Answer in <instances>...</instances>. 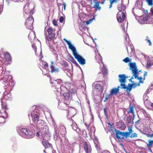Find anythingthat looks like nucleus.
<instances>
[{
  "label": "nucleus",
  "instance_id": "nucleus-51",
  "mask_svg": "<svg viewBox=\"0 0 153 153\" xmlns=\"http://www.w3.org/2000/svg\"><path fill=\"white\" fill-rule=\"evenodd\" d=\"M152 64L153 63L152 62H151L149 61H148L147 64V68H149L151 66H152Z\"/></svg>",
  "mask_w": 153,
  "mask_h": 153
},
{
  "label": "nucleus",
  "instance_id": "nucleus-26",
  "mask_svg": "<svg viewBox=\"0 0 153 153\" xmlns=\"http://www.w3.org/2000/svg\"><path fill=\"white\" fill-rule=\"evenodd\" d=\"M35 37V33L34 31H32L30 32L28 36L29 39L31 42L33 39H34Z\"/></svg>",
  "mask_w": 153,
  "mask_h": 153
},
{
  "label": "nucleus",
  "instance_id": "nucleus-15",
  "mask_svg": "<svg viewBox=\"0 0 153 153\" xmlns=\"http://www.w3.org/2000/svg\"><path fill=\"white\" fill-rule=\"evenodd\" d=\"M29 4L28 3H27L24 7V9L25 10L24 11L25 14H24V16H25V14H27L28 13H29V12H30L31 14L33 13V10H29Z\"/></svg>",
  "mask_w": 153,
  "mask_h": 153
},
{
  "label": "nucleus",
  "instance_id": "nucleus-12",
  "mask_svg": "<svg viewBox=\"0 0 153 153\" xmlns=\"http://www.w3.org/2000/svg\"><path fill=\"white\" fill-rule=\"evenodd\" d=\"M120 88L119 86H118L117 88H113L111 90L110 93L108 94V96L110 97L112 95L117 94L119 93V89Z\"/></svg>",
  "mask_w": 153,
  "mask_h": 153
},
{
  "label": "nucleus",
  "instance_id": "nucleus-38",
  "mask_svg": "<svg viewBox=\"0 0 153 153\" xmlns=\"http://www.w3.org/2000/svg\"><path fill=\"white\" fill-rule=\"evenodd\" d=\"M1 102L2 105V108L3 109H6L7 108V105L5 102H4L2 99H1Z\"/></svg>",
  "mask_w": 153,
  "mask_h": 153
},
{
  "label": "nucleus",
  "instance_id": "nucleus-24",
  "mask_svg": "<svg viewBox=\"0 0 153 153\" xmlns=\"http://www.w3.org/2000/svg\"><path fill=\"white\" fill-rule=\"evenodd\" d=\"M117 126L118 128H121L123 129H124L126 128L125 124L122 121H119L117 123Z\"/></svg>",
  "mask_w": 153,
  "mask_h": 153
},
{
  "label": "nucleus",
  "instance_id": "nucleus-61",
  "mask_svg": "<svg viewBox=\"0 0 153 153\" xmlns=\"http://www.w3.org/2000/svg\"><path fill=\"white\" fill-rule=\"evenodd\" d=\"M72 62L74 63L75 64H76V65H79H79L77 63V62H76V61L75 60L73 57H72Z\"/></svg>",
  "mask_w": 153,
  "mask_h": 153
},
{
  "label": "nucleus",
  "instance_id": "nucleus-64",
  "mask_svg": "<svg viewBox=\"0 0 153 153\" xmlns=\"http://www.w3.org/2000/svg\"><path fill=\"white\" fill-rule=\"evenodd\" d=\"M98 153H110V152L108 151H104L102 152H99Z\"/></svg>",
  "mask_w": 153,
  "mask_h": 153
},
{
  "label": "nucleus",
  "instance_id": "nucleus-50",
  "mask_svg": "<svg viewBox=\"0 0 153 153\" xmlns=\"http://www.w3.org/2000/svg\"><path fill=\"white\" fill-rule=\"evenodd\" d=\"M51 81H50V83H51V84H54V85H53L52 86L53 87H54V88H55V89H57V90H58V87H57V85H58V84H54L53 83V82H51Z\"/></svg>",
  "mask_w": 153,
  "mask_h": 153
},
{
  "label": "nucleus",
  "instance_id": "nucleus-55",
  "mask_svg": "<svg viewBox=\"0 0 153 153\" xmlns=\"http://www.w3.org/2000/svg\"><path fill=\"white\" fill-rule=\"evenodd\" d=\"M95 19V18L94 17L93 19H90L89 20H88V21H87L86 22V24L87 25H89V24H90V23H91V22H92V21H93V19Z\"/></svg>",
  "mask_w": 153,
  "mask_h": 153
},
{
  "label": "nucleus",
  "instance_id": "nucleus-8",
  "mask_svg": "<svg viewBox=\"0 0 153 153\" xmlns=\"http://www.w3.org/2000/svg\"><path fill=\"white\" fill-rule=\"evenodd\" d=\"M47 31L48 34L46 36V39L48 41H50L52 38L55 37V34L53 33V30L51 28H48Z\"/></svg>",
  "mask_w": 153,
  "mask_h": 153
},
{
  "label": "nucleus",
  "instance_id": "nucleus-57",
  "mask_svg": "<svg viewBox=\"0 0 153 153\" xmlns=\"http://www.w3.org/2000/svg\"><path fill=\"white\" fill-rule=\"evenodd\" d=\"M65 18L62 16H61L59 19V21L60 23L63 22Z\"/></svg>",
  "mask_w": 153,
  "mask_h": 153
},
{
  "label": "nucleus",
  "instance_id": "nucleus-32",
  "mask_svg": "<svg viewBox=\"0 0 153 153\" xmlns=\"http://www.w3.org/2000/svg\"><path fill=\"white\" fill-rule=\"evenodd\" d=\"M116 131V137H117L118 139H123V137H121L120 135H121L122 136L123 132L120 131L118 130H115Z\"/></svg>",
  "mask_w": 153,
  "mask_h": 153
},
{
  "label": "nucleus",
  "instance_id": "nucleus-19",
  "mask_svg": "<svg viewBox=\"0 0 153 153\" xmlns=\"http://www.w3.org/2000/svg\"><path fill=\"white\" fill-rule=\"evenodd\" d=\"M12 76L10 75L5 76L4 78L5 80L4 81V82L5 83L4 85H9L10 84V79H12Z\"/></svg>",
  "mask_w": 153,
  "mask_h": 153
},
{
  "label": "nucleus",
  "instance_id": "nucleus-4",
  "mask_svg": "<svg viewBox=\"0 0 153 153\" xmlns=\"http://www.w3.org/2000/svg\"><path fill=\"white\" fill-rule=\"evenodd\" d=\"M17 131L19 134L23 137L26 138H31L33 137L34 133L27 129L17 128Z\"/></svg>",
  "mask_w": 153,
  "mask_h": 153
},
{
  "label": "nucleus",
  "instance_id": "nucleus-59",
  "mask_svg": "<svg viewBox=\"0 0 153 153\" xmlns=\"http://www.w3.org/2000/svg\"><path fill=\"white\" fill-rule=\"evenodd\" d=\"M32 46L33 48L34 49L35 52L36 51V47L35 45H33L32 43Z\"/></svg>",
  "mask_w": 153,
  "mask_h": 153
},
{
  "label": "nucleus",
  "instance_id": "nucleus-9",
  "mask_svg": "<svg viewBox=\"0 0 153 153\" xmlns=\"http://www.w3.org/2000/svg\"><path fill=\"white\" fill-rule=\"evenodd\" d=\"M126 13L124 12L119 11L117 15V17L118 22L120 23H121L125 17V13Z\"/></svg>",
  "mask_w": 153,
  "mask_h": 153
},
{
  "label": "nucleus",
  "instance_id": "nucleus-39",
  "mask_svg": "<svg viewBox=\"0 0 153 153\" xmlns=\"http://www.w3.org/2000/svg\"><path fill=\"white\" fill-rule=\"evenodd\" d=\"M94 143L95 147L97 148L98 147L99 143L97 138H95L94 139Z\"/></svg>",
  "mask_w": 153,
  "mask_h": 153
},
{
  "label": "nucleus",
  "instance_id": "nucleus-18",
  "mask_svg": "<svg viewBox=\"0 0 153 153\" xmlns=\"http://www.w3.org/2000/svg\"><path fill=\"white\" fill-rule=\"evenodd\" d=\"M84 149L86 153H91V149L89 143H85Z\"/></svg>",
  "mask_w": 153,
  "mask_h": 153
},
{
  "label": "nucleus",
  "instance_id": "nucleus-37",
  "mask_svg": "<svg viewBox=\"0 0 153 153\" xmlns=\"http://www.w3.org/2000/svg\"><path fill=\"white\" fill-rule=\"evenodd\" d=\"M144 104L146 107H148L150 106L151 102L149 100H146L144 102Z\"/></svg>",
  "mask_w": 153,
  "mask_h": 153
},
{
  "label": "nucleus",
  "instance_id": "nucleus-46",
  "mask_svg": "<svg viewBox=\"0 0 153 153\" xmlns=\"http://www.w3.org/2000/svg\"><path fill=\"white\" fill-rule=\"evenodd\" d=\"M125 83H121L120 86L121 88L123 89H126L127 90V88L128 87H127L124 84Z\"/></svg>",
  "mask_w": 153,
  "mask_h": 153
},
{
  "label": "nucleus",
  "instance_id": "nucleus-3",
  "mask_svg": "<svg viewBox=\"0 0 153 153\" xmlns=\"http://www.w3.org/2000/svg\"><path fill=\"white\" fill-rule=\"evenodd\" d=\"M62 82V81L60 79H57L53 81L54 84H58L57 86L58 88L57 91L58 92L60 91V94H63L64 99L67 100L69 98V93L67 89L65 86L60 85Z\"/></svg>",
  "mask_w": 153,
  "mask_h": 153
},
{
  "label": "nucleus",
  "instance_id": "nucleus-31",
  "mask_svg": "<svg viewBox=\"0 0 153 153\" xmlns=\"http://www.w3.org/2000/svg\"><path fill=\"white\" fill-rule=\"evenodd\" d=\"M75 111L74 109L71 110H68L67 111V113L68 114V116H69L70 117H74V116L75 114Z\"/></svg>",
  "mask_w": 153,
  "mask_h": 153
},
{
  "label": "nucleus",
  "instance_id": "nucleus-25",
  "mask_svg": "<svg viewBox=\"0 0 153 153\" xmlns=\"http://www.w3.org/2000/svg\"><path fill=\"white\" fill-rule=\"evenodd\" d=\"M71 126L74 130L76 131L78 133L80 132V129L78 128L77 125L75 122H73L72 123V124L71 125Z\"/></svg>",
  "mask_w": 153,
  "mask_h": 153
},
{
  "label": "nucleus",
  "instance_id": "nucleus-5",
  "mask_svg": "<svg viewBox=\"0 0 153 153\" xmlns=\"http://www.w3.org/2000/svg\"><path fill=\"white\" fill-rule=\"evenodd\" d=\"M41 132L43 140L48 141L50 139L51 134L49 132L48 126L45 125L39 128Z\"/></svg>",
  "mask_w": 153,
  "mask_h": 153
},
{
  "label": "nucleus",
  "instance_id": "nucleus-6",
  "mask_svg": "<svg viewBox=\"0 0 153 153\" xmlns=\"http://www.w3.org/2000/svg\"><path fill=\"white\" fill-rule=\"evenodd\" d=\"M129 65L130 69L132 73L133 74V76H134L135 78H137L138 71L136 63L135 62L130 63Z\"/></svg>",
  "mask_w": 153,
  "mask_h": 153
},
{
  "label": "nucleus",
  "instance_id": "nucleus-30",
  "mask_svg": "<svg viewBox=\"0 0 153 153\" xmlns=\"http://www.w3.org/2000/svg\"><path fill=\"white\" fill-rule=\"evenodd\" d=\"M4 114H5V116H3V117H0V123H4L5 122V118L6 119L8 117L7 113L5 111H4Z\"/></svg>",
  "mask_w": 153,
  "mask_h": 153
},
{
  "label": "nucleus",
  "instance_id": "nucleus-2",
  "mask_svg": "<svg viewBox=\"0 0 153 153\" xmlns=\"http://www.w3.org/2000/svg\"><path fill=\"white\" fill-rule=\"evenodd\" d=\"M56 128H57L54 125L55 132L53 135V139L56 141V145L64 146L65 145L68 148H71V145L69 143L68 140L65 137L62 138L60 137L59 135V132Z\"/></svg>",
  "mask_w": 153,
  "mask_h": 153
},
{
  "label": "nucleus",
  "instance_id": "nucleus-34",
  "mask_svg": "<svg viewBox=\"0 0 153 153\" xmlns=\"http://www.w3.org/2000/svg\"><path fill=\"white\" fill-rule=\"evenodd\" d=\"M95 4L94 5V7L96 8L97 9L100 10L101 9V7H100L99 3L100 2L98 1L95 0L94 1Z\"/></svg>",
  "mask_w": 153,
  "mask_h": 153
},
{
  "label": "nucleus",
  "instance_id": "nucleus-44",
  "mask_svg": "<svg viewBox=\"0 0 153 153\" xmlns=\"http://www.w3.org/2000/svg\"><path fill=\"white\" fill-rule=\"evenodd\" d=\"M128 132L130 135V134H131V133L133 132V131L132 130V128L130 126L128 127Z\"/></svg>",
  "mask_w": 153,
  "mask_h": 153
},
{
  "label": "nucleus",
  "instance_id": "nucleus-58",
  "mask_svg": "<svg viewBox=\"0 0 153 153\" xmlns=\"http://www.w3.org/2000/svg\"><path fill=\"white\" fill-rule=\"evenodd\" d=\"M138 118H139V119L138 120H137L136 122H135V126H138V124H139V122L140 121V118L138 117Z\"/></svg>",
  "mask_w": 153,
  "mask_h": 153
},
{
  "label": "nucleus",
  "instance_id": "nucleus-60",
  "mask_svg": "<svg viewBox=\"0 0 153 153\" xmlns=\"http://www.w3.org/2000/svg\"><path fill=\"white\" fill-rule=\"evenodd\" d=\"M40 62L39 63V65L40 66H42V67L43 66V65H44V63L43 60H41L40 61Z\"/></svg>",
  "mask_w": 153,
  "mask_h": 153
},
{
  "label": "nucleus",
  "instance_id": "nucleus-33",
  "mask_svg": "<svg viewBox=\"0 0 153 153\" xmlns=\"http://www.w3.org/2000/svg\"><path fill=\"white\" fill-rule=\"evenodd\" d=\"M141 111L144 115L145 117H146L148 118H151V116L148 113L146 110L143 109H141Z\"/></svg>",
  "mask_w": 153,
  "mask_h": 153
},
{
  "label": "nucleus",
  "instance_id": "nucleus-45",
  "mask_svg": "<svg viewBox=\"0 0 153 153\" xmlns=\"http://www.w3.org/2000/svg\"><path fill=\"white\" fill-rule=\"evenodd\" d=\"M44 65H43V68L44 69L47 70V69L48 68V64L46 62H44Z\"/></svg>",
  "mask_w": 153,
  "mask_h": 153
},
{
  "label": "nucleus",
  "instance_id": "nucleus-54",
  "mask_svg": "<svg viewBox=\"0 0 153 153\" xmlns=\"http://www.w3.org/2000/svg\"><path fill=\"white\" fill-rule=\"evenodd\" d=\"M62 65L65 67H67L68 66V64L67 62L65 61H63L62 63Z\"/></svg>",
  "mask_w": 153,
  "mask_h": 153
},
{
  "label": "nucleus",
  "instance_id": "nucleus-53",
  "mask_svg": "<svg viewBox=\"0 0 153 153\" xmlns=\"http://www.w3.org/2000/svg\"><path fill=\"white\" fill-rule=\"evenodd\" d=\"M102 88L101 86L99 84H97L95 85V88L97 89L100 90Z\"/></svg>",
  "mask_w": 153,
  "mask_h": 153
},
{
  "label": "nucleus",
  "instance_id": "nucleus-29",
  "mask_svg": "<svg viewBox=\"0 0 153 153\" xmlns=\"http://www.w3.org/2000/svg\"><path fill=\"white\" fill-rule=\"evenodd\" d=\"M4 58L5 60L7 61H10L11 59V57L10 54L7 52H5L4 54Z\"/></svg>",
  "mask_w": 153,
  "mask_h": 153
},
{
  "label": "nucleus",
  "instance_id": "nucleus-41",
  "mask_svg": "<svg viewBox=\"0 0 153 153\" xmlns=\"http://www.w3.org/2000/svg\"><path fill=\"white\" fill-rule=\"evenodd\" d=\"M145 40L146 41H147V42L149 43V45L151 46L152 45V43L150 40L148 36H147L146 37Z\"/></svg>",
  "mask_w": 153,
  "mask_h": 153
},
{
  "label": "nucleus",
  "instance_id": "nucleus-7",
  "mask_svg": "<svg viewBox=\"0 0 153 153\" xmlns=\"http://www.w3.org/2000/svg\"><path fill=\"white\" fill-rule=\"evenodd\" d=\"M33 22V18L32 16L28 17L26 20L25 25L27 28L32 30L33 27L32 24Z\"/></svg>",
  "mask_w": 153,
  "mask_h": 153
},
{
  "label": "nucleus",
  "instance_id": "nucleus-36",
  "mask_svg": "<svg viewBox=\"0 0 153 153\" xmlns=\"http://www.w3.org/2000/svg\"><path fill=\"white\" fill-rule=\"evenodd\" d=\"M50 68L51 69V71L52 73L58 72L59 71V70L58 68H56L53 66H51Z\"/></svg>",
  "mask_w": 153,
  "mask_h": 153
},
{
  "label": "nucleus",
  "instance_id": "nucleus-35",
  "mask_svg": "<svg viewBox=\"0 0 153 153\" xmlns=\"http://www.w3.org/2000/svg\"><path fill=\"white\" fill-rule=\"evenodd\" d=\"M66 106V105L65 103H60L58 104V107L60 109L65 110V109L64 107Z\"/></svg>",
  "mask_w": 153,
  "mask_h": 153
},
{
  "label": "nucleus",
  "instance_id": "nucleus-42",
  "mask_svg": "<svg viewBox=\"0 0 153 153\" xmlns=\"http://www.w3.org/2000/svg\"><path fill=\"white\" fill-rule=\"evenodd\" d=\"M149 97L146 94H145L143 96V100L144 102L146 100H148Z\"/></svg>",
  "mask_w": 153,
  "mask_h": 153
},
{
  "label": "nucleus",
  "instance_id": "nucleus-11",
  "mask_svg": "<svg viewBox=\"0 0 153 153\" xmlns=\"http://www.w3.org/2000/svg\"><path fill=\"white\" fill-rule=\"evenodd\" d=\"M1 99L3 100L4 99L6 100H11L12 99L11 93L10 92L8 93H7L6 92H4L3 94V97Z\"/></svg>",
  "mask_w": 153,
  "mask_h": 153
},
{
  "label": "nucleus",
  "instance_id": "nucleus-47",
  "mask_svg": "<svg viewBox=\"0 0 153 153\" xmlns=\"http://www.w3.org/2000/svg\"><path fill=\"white\" fill-rule=\"evenodd\" d=\"M130 137H131V138L135 137H137V134L135 133H132L131 134H130V135L129 136Z\"/></svg>",
  "mask_w": 153,
  "mask_h": 153
},
{
  "label": "nucleus",
  "instance_id": "nucleus-48",
  "mask_svg": "<svg viewBox=\"0 0 153 153\" xmlns=\"http://www.w3.org/2000/svg\"><path fill=\"white\" fill-rule=\"evenodd\" d=\"M128 135L129 136L130 135L128 133V131H126L125 132H123L122 136H125L126 138H127Z\"/></svg>",
  "mask_w": 153,
  "mask_h": 153
},
{
  "label": "nucleus",
  "instance_id": "nucleus-52",
  "mask_svg": "<svg viewBox=\"0 0 153 153\" xmlns=\"http://www.w3.org/2000/svg\"><path fill=\"white\" fill-rule=\"evenodd\" d=\"M129 112H131V113L133 114H134V108L133 106H131L130 108L129 111Z\"/></svg>",
  "mask_w": 153,
  "mask_h": 153
},
{
  "label": "nucleus",
  "instance_id": "nucleus-13",
  "mask_svg": "<svg viewBox=\"0 0 153 153\" xmlns=\"http://www.w3.org/2000/svg\"><path fill=\"white\" fill-rule=\"evenodd\" d=\"M137 7L140 10L141 12H142L144 14H147L148 11L147 10H145V9L143 8L142 7V2H139V3H137Z\"/></svg>",
  "mask_w": 153,
  "mask_h": 153
},
{
  "label": "nucleus",
  "instance_id": "nucleus-28",
  "mask_svg": "<svg viewBox=\"0 0 153 153\" xmlns=\"http://www.w3.org/2000/svg\"><path fill=\"white\" fill-rule=\"evenodd\" d=\"M59 131L62 135H64L66 133V128L64 126H61L59 128Z\"/></svg>",
  "mask_w": 153,
  "mask_h": 153
},
{
  "label": "nucleus",
  "instance_id": "nucleus-17",
  "mask_svg": "<svg viewBox=\"0 0 153 153\" xmlns=\"http://www.w3.org/2000/svg\"><path fill=\"white\" fill-rule=\"evenodd\" d=\"M119 81L120 83H125L126 82V76L124 74H119L118 76Z\"/></svg>",
  "mask_w": 153,
  "mask_h": 153
},
{
  "label": "nucleus",
  "instance_id": "nucleus-63",
  "mask_svg": "<svg viewBox=\"0 0 153 153\" xmlns=\"http://www.w3.org/2000/svg\"><path fill=\"white\" fill-rule=\"evenodd\" d=\"M147 136L149 137H153V133L152 134H147Z\"/></svg>",
  "mask_w": 153,
  "mask_h": 153
},
{
  "label": "nucleus",
  "instance_id": "nucleus-27",
  "mask_svg": "<svg viewBox=\"0 0 153 153\" xmlns=\"http://www.w3.org/2000/svg\"><path fill=\"white\" fill-rule=\"evenodd\" d=\"M125 39L127 42H128V45L129 46V47H130L131 50H133V49L134 48L133 46L130 44V41H129V37L127 33H126V35L125 36Z\"/></svg>",
  "mask_w": 153,
  "mask_h": 153
},
{
  "label": "nucleus",
  "instance_id": "nucleus-22",
  "mask_svg": "<svg viewBox=\"0 0 153 153\" xmlns=\"http://www.w3.org/2000/svg\"><path fill=\"white\" fill-rule=\"evenodd\" d=\"M139 84H129L128 85V86L129 87H128L127 88V91L128 92H130L131 90V88H135L136 87L139 86Z\"/></svg>",
  "mask_w": 153,
  "mask_h": 153
},
{
  "label": "nucleus",
  "instance_id": "nucleus-56",
  "mask_svg": "<svg viewBox=\"0 0 153 153\" xmlns=\"http://www.w3.org/2000/svg\"><path fill=\"white\" fill-rule=\"evenodd\" d=\"M129 61V57H127L125 58V59H124L123 60V61L125 62L126 63H127Z\"/></svg>",
  "mask_w": 153,
  "mask_h": 153
},
{
  "label": "nucleus",
  "instance_id": "nucleus-20",
  "mask_svg": "<svg viewBox=\"0 0 153 153\" xmlns=\"http://www.w3.org/2000/svg\"><path fill=\"white\" fill-rule=\"evenodd\" d=\"M149 17L148 16H143L140 18V20L139 21L140 23L141 24H145L148 20Z\"/></svg>",
  "mask_w": 153,
  "mask_h": 153
},
{
  "label": "nucleus",
  "instance_id": "nucleus-16",
  "mask_svg": "<svg viewBox=\"0 0 153 153\" xmlns=\"http://www.w3.org/2000/svg\"><path fill=\"white\" fill-rule=\"evenodd\" d=\"M99 57L100 60H99V61L98 62L99 63V64L100 65L102 64L103 65V68L102 73L104 75H105V74H107V69L104 66V64L102 61V57L100 56H99Z\"/></svg>",
  "mask_w": 153,
  "mask_h": 153
},
{
  "label": "nucleus",
  "instance_id": "nucleus-49",
  "mask_svg": "<svg viewBox=\"0 0 153 153\" xmlns=\"http://www.w3.org/2000/svg\"><path fill=\"white\" fill-rule=\"evenodd\" d=\"M149 143L148 144H147V145L148 147L149 148L152 146V144H153V140H149Z\"/></svg>",
  "mask_w": 153,
  "mask_h": 153
},
{
  "label": "nucleus",
  "instance_id": "nucleus-10",
  "mask_svg": "<svg viewBox=\"0 0 153 153\" xmlns=\"http://www.w3.org/2000/svg\"><path fill=\"white\" fill-rule=\"evenodd\" d=\"M75 58L77 59L79 63L82 65L85 64V60L82 57L77 54L74 56Z\"/></svg>",
  "mask_w": 153,
  "mask_h": 153
},
{
  "label": "nucleus",
  "instance_id": "nucleus-14",
  "mask_svg": "<svg viewBox=\"0 0 153 153\" xmlns=\"http://www.w3.org/2000/svg\"><path fill=\"white\" fill-rule=\"evenodd\" d=\"M67 44L68 45V47L73 52V54L74 56L77 54L76 50L74 45L71 44V42H67Z\"/></svg>",
  "mask_w": 153,
  "mask_h": 153
},
{
  "label": "nucleus",
  "instance_id": "nucleus-21",
  "mask_svg": "<svg viewBox=\"0 0 153 153\" xmlns=\"http://www.w3.org/2000/svg\"><path fill=\"white\" fill-rule=\"evenodd\" d=\"M117 9L119 11L124 12L126 13L125 11L126 9V7L125 5L123 4L122 3L118 5L117 7Z\"/></svg>",
  "mask_w": 153,
  "mask_h": 153
},
{
  "label": "nucleus",
  "instance_id": "nucleus-43",
  "mask_svg": "<svg viewBox=\"0 0 153 153\" xmlns=\"http://www.w3.org/2000/svg\"><path fill=\"white\" fill-rule=\"evenodd\" d=\"M146 2L149 6H152L153 4V0H146Z\"/></svg>",
  "mask_w": 153,
  "mask_h": 153
},
{
  "label": "nucleus",
  "instance_id": "nucleus-40",
  "mask_svg": "<svg viewBox=\"0 0 153 153\" xmlns=\"http://www.w3.org/2000/svg\"><path fill=\"white\" fill-rule=\"evenodd\" d=\"M54 55L56 60L55 62L56 64L59 63V60L58 59V55L56 53H55Z\"/></svg>",
  "mask_w": 153,
  "mask_h": 153
},
{
  "label": "nucleus",
  "instance_id": "nucleus-23",
  "mask_svg": "<svg viewBox=\"0 0 153 153\" xmlns=\"http://www.w3.org/2000/svg\"><path fill=\"white\" fill-rule=\"evenodd\" d=\"M42 141V144L44 146L45 148V149L47 148H51L53 149V147L51 144L49 143L47 141Z\"/></svg>",
  "mask_w": 153,
  "mask_h": 153
},
{
  "label": "nucleus",
  "instance_id": "nucleus-1",
  "mask_svg": "<svg viewBox=\"0 0 153 153\" xmlns=\"http://www.w3.org/2000/svg\"><path fill=\"white\" fill-rule=\"evenodd\" d=\"M44 112L42 110L35 109L28 115L29 118L32 119L33 121L36 124L38 128L46 125L44 120L41 119V114Z\"/></svg>",
  "mask_w": 153,
  "mask_h": 153
},
{
  "label": "nucleus",
  "instance_id": "nucleus-62",
  "mask_svg": "<svg viewBox=\"0 0 153 153\" xmlns=\"http://www.w3.org/2000/svg\"><path fill=\"white\" fill-rule=\"evenodd\" d=\"M104 115L107 118V116L106 115V109L105 108H104Z\"/></svg>",
  "mask_w": 153,
  "mask_h": 153
}]
</instances>
